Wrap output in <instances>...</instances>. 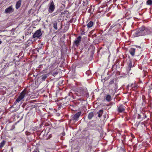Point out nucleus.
Listing matches in <instances>:
<instances>
[{"label": "nucleus", "instance_id": "obj_1", "mask_svg": "<svg viewBox=\"0 0 152 152\" xmlns=\"http://www.w3.org/2000/svg\"><path fill=\"white\" fill-rule=\"evenodd\" d=\"M148 30L149 27H145L143 25L136 29L133 35L136 37L148 35Z\"/></svg>", "mask_w": 152, "mask_h": 152}, {"label": "nucleus", "instance_id": "obj_2", "mask_svg": "<svg viewBox=\"0 0 152 152\" xmlns=\"http://www.w3.org/2000/svg\"><path fill=\"white\" fill-rule=\"evenodd\" d=\"M26 93V91L25 89H24L20 93L19 96L14 102V104H16L17 102H19L22 99H23L25 97Z\"/></svg>", "mask_w": 152, "mask_h": 152}, {"label": "nucleus", "instance_id": "obj_3", "mask_svg": "<svg viewBox=\"0 0 152 152\" xmlns=\"http://www.w3.org/2000/svg\"><path fill=\"white\" fill-rule=\"evenodd\" d=\"M126 107L123 104H119L117 106V111L119 113L124 112Z\"/></svg>", "mask_w": 152, "mask_h": 152}, {"label": "nucleus", "instance_id": "obj_4", "mask_svg": "<svg viewBox=\"0 0 152 152\" xmlns=\"http://www.w3.org/2000/svg\"><path fill=\"white\" fill-rule=\"evenodd\" d=\"M42 33L41 31V29H39L35 31L33 35V37L34 38H39L41 36Z\"/></svg>", "mask_w": 152, "mask_h": 152}, {"label": "nucleus", "instance_id": "obj_5", "mask_svg": "<svg viewBox=\"0 0 152 152\" xmlns=\"http://www.w3.org/2000/svg\"><path fill=\"white\" fill-rule=\"evenodd\" d=\"M81 112L79 111L75 114L72 118V120L75 122L77 121L78 120V118L81 114Z\"/></svg>", "mask_w": 152, "mask_h": 152}, {"label": "nucleus", "instance_id": "obj_6", "mask_svg": "<svg viewBox=\"0 0 152 152\" xmlns=\"http://www.w3.org/2000/svg\"><path fill=\"white\" fill-rule=\"evenodd\" d=\"M55 9V6L54 5V3L53 1H52L49 7L48 10L49 12L52 13L54 11Z\"/></svg>", "mask_w": 152, "mask_h": 152}, {"label": "nucleus", "instance_id": "obj_7", "mask_svg": "<svg viewBox=\"0 0 152 152\" xmlns=\"http://www.w3.org/2000/svg\"><path fill=\"white\" fill-rule=\"evenodd\" d=\"M14 11V9L12 6H11L6 8L5 10V12L6 13H10Z\"/></svg>", "mask_w": 152, "mask_h": 152}, {"label": "nucleus", "instance_id": "obj_8", "mask_svg": "<svg viewBox=\"0 0 152 152\" xmlns=\"http://www.w3.org/2000/svg\"><path fill=\"white\" fill-rule=\"evenodd\" d=\"M81 36H79L75 40L74 43L77 46H78L79 45L80 42L81 40Z\"/></svg>", "mask_w": 152, "mask_h": 152}, {"label": "nucleus", "instance_id": "obj_9", "mask_svg": "<svg viewBox=\"0 0 152 152\" xmlns=\"http://www.w3.org/2000/svg\"><path fill=\"white\" fill-rule=\"evenodd\" d=\"M49 75V74H43L41 76L42 81H44L46 78Z\"/></svg>", "mask_w": 152, "mask_h": 152}, {"label": "nucleus", "instance_id": "obj_10", "mask_svg": "<svg viewBox=\"0 0 152 152\" xmlns=\"http://www.w3.org/2000/svg\"><path fill=\"white\" fill-rule=\"evenodd\" d=\"M105 99L108 102H109L112 100L111 96L107 94L105 96Z\"/></svg>", "mask_w": 152, "mask_h": 152}, {"label": "nucleus", "instance_id": "obj_11", "mask_svg": "<svg viewBox=\"0 0 152 152\" xmlns=\"http://www.w3.org/2000/svg\"><path fill=\"white\" fill-rule=\"evenodd\" d=\"M131 87L132 88H137V85L135 83V82H134V83H132L130 84H129L127 86V87Z\"/></svg>", "mask_w": 152, "mask_h": 152}, {"label": "nucleus", "instance_id": "obj_12", "mask_svg": "<svg viewBox=\"0 0 152 152\" xmlns=\"http://www.w3.org/2000/svg\"><path fill=\"white\" fill-rule=\"evenodd\" d=\"M21 3V0H19L17 2L15 5V7L16 9H18L20 7Z\"/></svg>", "mask_w": 152, "mask_h": 152}, {"label": "nucleus", "instance_id": "obj_13", "mask_svg": "<svg viewBox=\"0 0 152 152\" xmlns=\"http://www.w3.org/2000/svg\"><path fill=\"white\" fill-rule=\"evenodd\" d=\"M103 110L101 109L100 110L99 112L97 113V114H98V117L99 118H101L102 115L103 113Z\"/></svg>", "mask_w": 152, "mask_h": 152}, {"label": "nucleus", "instance_id": "obj_14", "mask_svg": "<svg viewBox=\"0 0 152 152\" xmlns=\"http://www.w3.org/2000/svg\"><path fill=\"white\" fill-rule=\"evenodd\" d=\"M135 52V49L134 48H131L129 52L131 55L134 56Z\"/></svg>", "mask_w": 152, "mask_h": 152}, {"label": "nucleus", "instance_id": "obj_15", "mask_svg": "<svg viewBox=\"0 0 152 152\" xmlns=\"http://www.w3.org/2000/svg\"><path fill=\"white\" fill-rule=\"evenodd\" d=\"M94 116V114L93 112H91L89 113L88 115V118L89 119H91Z\"/></svg>", "mask_w": 152, "mask_h": 152}, {"label": "nucleus", "instance_id": "obj_16", "mask_svg": "<svg viewBox=\"0 0 152 152\" xmlns=\"http://www.w3.org/2000/svg\"><path fill=\"white\" fill-rule=\"evenodd\" d=\"M94 25V23L92 21H90L87 24V27L89 28L92 27Z\"/></svg>", "mask_w": 152, "mask_h": 152}, {"label": "nucleus", "instance_id": "obj_17", "mask_svg": "<svg viewBox=\"0 0 152 152\" xmlns=\"http://www.w3.org/2000/svg\"><path fill=\"white\" fill-rule=\"evenodd\" d=\"M52 24L53 25V27L54 29L55 30H57L58 28L57 26V23L56 21H54L52 22Z\"/></svg>", "mask_w": 152, "mask_h": 152}, {"label": "nucleus", "instance_id": "obj_18", "mask_svg": "<svg viewBox=\"0 0 152 152\" xmlns=\"http://www.w3.org/2000/svg\"><path fill=\"white\" fill-rule=\"evenodd\" d=\"M6 143V141L4 140H3L2 142L0 143V149L1 148L4 146Z\"/></svg>", "mask_w": 152, "mask_h": 152}, {"label": "nucleus", "instance_id": "obj_19", "mask_svg": "<svg viewBox=\"0 0 152 152\" xmlns=\"http://www.w3.org/2000/svg\"><path fill=\"white\" fill-rule=\"evenodd\" d=\"M146 3L148 5L151 6L152 5V0H148L147 1Z\"/></svg>", "mask_w": 152, "mask_h": 152}, {"label": "nucleus", "instance_id": "obj_20", "mask_svg": "<svg viewBox=\"0 0 152 152\" xmlns=\"http://www.w3.org/2000/svg\"><path fill=\"white\" fill-rule=\"evenodd\" d=\"M69 13V12L67 10H64L63 12H61V15H64V14H68Z\"/></svg>", "mask_w": 152, "mask_h": 152}, {"label": "nucleus", "instance_id": "obj_21", "mask_svg": "<svg viewBox=\"0 0 152 152\" xmlns=\"http://www.w3.org/2000/svg\"><path fill=\"white\" fill-rule=\"evenodd\" d=\"M149 31L148 33V35H152V28L149 27Z\"/></svg>", "mask_w": 152, "mask_h": 152}, {"label": "nucleus", "instance_id": "obj_22", "mask_svg": "<svg viewBox=\"0 0 152 152\" xmlns=\"http://www.w3.org/2000/svg\"><path fill=\"white\" fill-rule=\"evenodd\" d=\"M114 79H112L109 83V84L111 85L113 84L114 83Z\"/></svg>", "mask_w": 152, "mask_h": 152}, {"label": "nucleus", "instance_id": "obj_23", "mask_svg": "<svg viewBox=\"0 0 152 152\" xmlns=\"http://www.w3.org/2000/svg\"><path fill=\"white\" fill-rule=\"evenodd\" d=\"M129 67L130 69L132 67V64L131 62L129 64Z\"/></svg>", "mask_w": 152, "mask_h": 152}, {"label": "nucleus", "instance_id": "obj_24", "mask_svg": "<svg viewBox=\"0 0 152 152\" xmlns=\"http://www.w3.org/2000/svg\"><path fill=\"white\" fill-rule=\"evenodd\" d=\"M121 151H122L123 152H126L125 149L124 148H121Z\"/></svg>", "mask_w": 152, "mask_h": 152}, {"label": "nucleus", "instance_id": "obj_25", "mask_svg": "<svg viewBox=\"0 0 152 152\" xmlns=\"http://www.w3.org/2000/svg\"><path fill=\"white\" fill-rule=\"evenodd\" d=\"M107 115L106 114H105L104 115H103V117L104 118H106Z\"/></svg>", "mask_w": 152, "mask_h": 152}, {"label": "nucleus", "instance_id": "obj_26", "mask_svg": "<svg viewBox=\"0 0 152 152\" xmlns=\"http://www.w3.org/2000/svg\"><path fill=\"white\" fill-rule=\"evenodd\" d=\"M136 47L137 48H139L140 49H141V47H140V46H136Z\"/></svg>", "mask_w": 152, "mask_h": 152}, {"label": "nucleus", "instance_id": "obj_27", "mask_svg": "<svg viewBox=\"0 0 152 152\" xmlns=\"http://www.w3.org/2000/svg\"><path fill=\"white\" fill-rule=\"evenodd\" d=\"M84 33H85V32H84V31H82L81 32V34H84Z\"/></svg>", "mask_w": 152, "mask_h": 152}, {"label": "nucleus", "instance_id": "obj_28", "mask_svg": "<svg viewBox=\"0 0 152 152\" xmlns=\"http://www.w3.org/2000/svg\"><path fill=\"white\" fill-rule=\"evenodd\" d=\"M131 136H132V138H135V137H134V136L133 135V134H132V135H131Z\"/></svg>", "mask_w": 152, "mask_h": 152}, {"label": "nucleus", "instance_id": "obj_29", "mask_svg": "<svg viewBox=\"0 0 152 152\" xmlns=\"http://www.w3.org/2000/svg\"><path fill=\"white\" fill-rule=\"evenodd\" d=\"M2 43V41H1L0 39V45H1Z\"/></svg>", "mask_w": 152, "mask_h": 152}, {"label": "nucleus", "instance_id": "obj_30", "mask_svg": "<svg viewBox=\"0 0 152 152\" xmlns=\"http://www.w3.org/2000/svg\"><path fill=\"white\" fill-rule=\"evenodd\" d=\"M39 152V151H33L32 152Z\"/></svg>", "mask_w": 152, "mask_h": 152}, {"label": "nucleus", "instance_id": "obj_31", "mask_svg": "<svg viewBox=\"0 0 152 152\" xmlns=\"http://www.w3.org/2000/svg\"><path fill=\"white\" fill-rule=\"evenodd\" d=\"M138 116H139V117H138V118H139L140 115H138Z\"/></svg>", "mask_w": 152, "mask_h": 152}, {"label": "nucleus", "instance_id": "obj_32", "mask_svg": "<svg viewBox=\"0 0 152 152\" xmlns=\"http://www.w3.org/2000/svg\"><path fill=\"white\" fill-rule=\"evenodd\" d=\"M81 92L82 93H83L84 91H82Z\"/></svg>", "mask_w": 152, "mask_h": 152}, {"label": "nucleus", "instance_id": "obj_33", "mask_svg": "<svg viewBox=\"0 0 152 152\" xmlns=\"http://www.w3.org/2000/svg\"><path fill=\"white\" fill-rule=\"evenodd\" d=\"M119 151H118L117 152H119Z\"/></svg>", "mask_w": 152, "mask_h": 152}, {"label": "nucleus", "instance_id": "obj_34", "mask_svg": "<svg viewBox=\"0 0 152 152\" xmlns=\"http://www.w3.org/2000/svg\"><path fill=\"white\" fill-rule=\"evenodd\" d=\"M85 26H84L83 27H85Z\"/></svg>", "mask_w": 152, "mask_h": 152}, {"label": "nucleus", "instance_id": "obj_35", "mask_svg": "<svg viewBox=\"0 0 152 152\" xmlns=\"http://www.w3.org/2000/svg\"><path fill=\"white\" fill-rule=\"evenodd\" d=\"M114 66V65H113V66Z\"/></svg>", "mask_w": 152, "mask_h": 152}]
</instances>
